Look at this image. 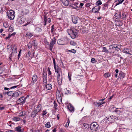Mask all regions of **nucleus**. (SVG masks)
Instances as JSON below:
<instances>
[{
	"mask_svg": "<svg viewBox=\"0 0 132 132\" xmlns=\"http://www.w3.org/2000/svg\"><path fill=\"white\" fill-rule=\"evenodd\" d=\"M47 113V112L46 110H44L43 111L42 115L43 116H44Z\"/></svg>",
	"mask_w": 132,
	"mask_h": 132,
	"instance_id": "49",
	"label": "nucleus"
},
{
	"mask_svg": "<svg viewBox=\"0 0 132 132\" xmlns=\"http://www.w3.org/2000/svg\"><path fill=\"white\" fill-rule=\"evenodd\" d=\"M3 26L5 28H7L9 26V25L8 24V23L7 22H5L3 23Z\"/></svg>",
	"mask_w": 132,
	"mask_h": 132,
	"instance_id": "38",
	"label": "nucleus"
},
{
	"mask_svg": "<svg viewBox=\"0 0 132 132\" xmlns=\"http://www.w3.org/2000/svg\"><path fill=\"white\" fill-rule=\"evenodd\" d=\"M46 86L47 89L48 90H50L52 88V86L51 84H48Z\"/></svg>",
	"mask_w": 132,
	"mask_h": 132,
	"instance_id": "24",
	"label": "nucleus"
},
{
	"mask_svg": "<svg viewBox=\"0 0 132 132\" xmlns=\"http://www.w3.org/2000/svg\"><path fill=\"white\" fill-rule=\"evenodd\" d=\"M56 97L59 100H61V97L60 93L58 92H57L56 94Z\"/></svg>",
	"mask_w": 132,
	"mask_h": 132,
	"instance_id": "18",
	"label": "nucleus"
},
{
	"mask_svg": "<svg viewBox=\"0 0 132 132\" xmlns=\"http://www.w3.org/2000/svg\"><path fill=\"white\" fill-rule=\"evenodd\" d=\"M103 104V103H101L100 102H94V105L95 106H100L102 104Z\"/></svg>",
	"mask_w": 132,
	"mask_h": 132,
	"instance_id": "30",
	"label": "nucleus"
},
{
	"mask_svg": "<svg viewBox=\"0 0 132 132\" xmlns=\"http://www.w3.org/2000/svg\"><path fill=\"white\" fill-rule=\"evenodd\" d=\"M21 93L20 92H19V93L16 92H13L12 96L17 97H18L19 95H21Z\"/></svg>",
	"mask_w": 132,
	"mask_h": 132,
	"instance_id": "12",
	"label": "nucleus"
},
{
	"mask_svg": "<svg viewBox=\"0 0 132 132\" xmlns=\"http://www.w3.org/2000/svg\"><path fill=\"white\" fill-rule=\"evenodd\" d=\"M57 78L62 77V75H60V74H57Z\"/></svg>",
	"mask_w": 132,
	"mask_h": 132,
	"instance_id": "55",
	"label": "nucleus"
},
{
	"mask_svg": "<svg viewBox=\"0 0 132 132\" xmlns=\"http://www.w3.org/2000/svg\"><path fill=\"white\" fill-rule=\"evenodd\" d=\"M70 52L73 53H75L76 52V50L74 49H72L71 50H68L67 52Z\"/></svg>",
	"mask_w": 132,
	"mask_h": 132,
	"instance_id": "34",
	"label": "nucleus"
},
{
	"mask_svg": "<svg viewBox=\"0 0 132 132\" xmlns=\"http://www.w3.org/2000/svg\"><path fill=\"white\" fill-rule=\"evenodd\" d=\"M70 44L72 45L75 46L76 45V43L73 41H71L70 42Z\"/></svg>",
	"mask_w": 132,
	"mask_h": 132,
	"instance_id": "46",
	"label": "nucleus"
},
{
	"mask_svg": "<svg viewBox=\"0 0 132 132\" xmlns=\"http://www.w3.org/2000/svg\"><path fill=\"white\" fill-rule=\"evenodd\" d=\"M121 14L120 12H118V13H116V19H119L120 18Z\"/></svg>",
	"mask_w": 132,
	"mask_h": 132,
	"instance_id": "32",
	"label": "nucleus"
},
{
	"mask_svg": "<svg viewBox=\"0 0 132 132\" xmlns=\"http://www.w3.org/2000/svg\"><path fill=\"white\" fill-rule=\"evenodd\" d=\"M13 120L14 121H18L20 120V118L19 117H14L12 118Z\"/></svg>",
	"mask_w": 132,
	"mask_h": 132,
	"instance_id": "33",
	"label": "nucleus"
},
{
	"mask_svg": "<svg viewBox=\"0 0 132 132\" xmlns=\"http://www.w3.org/2000/svg\"><path fill=\"white\" fill-rule=\"evenodd\" d=\"M31 54V52H28L26 54V57H29Z\"/></svg>",
	"mask_w": 132,
	"mask_h": 132,
	"instance_id": "52",
	"label": "nucleus"
},
{
	"mask_svg": "<svg viewBox=\"0 0 132 132\" xmlns=\"http://www.w3.org/2000/svg\"><path fill=\"white\" fill-rule=\"evenodd\" d=\"M91 62L93 63H94L95 62V60L94 58H92L91 60Z\"/></svg>",
	"mask_w": 132,
	"mask_h": 132,
	"instance_id": "60",
	"label": "nucleus"
},
{
	"mask_svg": "<svg viewBox=\"0 0 132 132\" xmlns=\"http://www.w3.org/2000/svg\"><path fill=\"white\" fill-rule=\"evenodd\" d=\"M12 46L11 45H9L7 46V49L9 50H10L12 49Z\"/></svg>",
	"mask_w": 132,
	"mask_h": 132,
	"instance_id": "45",
	"label": "nucleus"
},
{
	"mask_svg": "<svg viewBox=\"0 0 132 132\" xmlns=\"http://www.w3.org/2000/svg\"><path fill=\"white\" fill-rule=\"evenodd\" d=\"M102 4L101 1L100 0H98L97 1L96 3V6H99V5H101Z\"/></svg>",
	"mask_w": 132,
	"mask_h": 132,
	"instance_id": "35",
	"label": "nucleus"
},
{
	"mask_svg": "<svg viewBox=\"0 0 132 132\" xmlns=\"http://www.w3.org/2000/svg\"><path fill=\"white\" fill-rule=\"evenodd\" d=\"M108 3H106L105 4H103L102 5L103 6L102 8L103 9V10H104L105 9L107 8L108 6Z\"/></svg>",
	"mask_w": 132,
	"mask_h": 132,
	"instance_id": "29",
	"label": "nucleus"
},
{
	"mask_svg": "<svg viewBox=\"0 0 132 132\" xmlns=\"http://www.w3.org/2000/svg\"><path fill=\"white\" fill-rule=\"evenodd\" d=\"M13 28L12 27H11V26H10V28H9L8 31L10 32H12L13 30Z\"/></svg>",
	"mask_w": 132,
	"mask_h": 132,
	"instance_id": "44",
	"label": "nucleus"
},
{
	"mask_svg": "<svg viewBox=\"0 0 132 132\" xmlns=\"http://www.w3.org/2000/svg\"><path fill=\"white\" fill-rule=\"evenodd\" d=\"M98 125L96 122L92 123L90 126L91 132H96L98 129Z\"/></svg>",
	"mask_w": 132,
	"mask_h": 132,
	"instance_id": "2",
	"label": "nucleus"
},
{
	"mask_svg": "<svg viewBox=\"0 0 132 132\" xmlns=\"http://www.w3.org/2000/svg\"><path fill=\"white\" fill-rule=\"evenodd\" d=\"M43 78L47 77V74L46 73L44 72L43 74Z\"/></svg>",
	"mask_w": 132,
	"mask_h": 132,
	"instance_id": "53",
	"label": "nucleus"
},
{
	"mask_svg": "<svg viewBox=\"0 0 132 132\" xmlns=\"http://www.w3.org/2000/svg\"><path fill=\"white\" fill-rule=\"evenodd\" d=\"M68 108L69 110L71 112H73L74 111V108L73 106L71 104L69 105L68 106Z\"/></svg>",
	"mask_w": 132,
	"mask_h": 132,
	"instance_id": "15",
	"label": "nucleus"
},
{
	"mask_svg": "<svg viewBox=\"0 0 132 132\" xmlns=\"http://www.w3.org/2000/svg\"><path fill=\"white\" fill-rule=\"evenodd\" d=\"M67 31L68 34L70 36L71 38L72 39L75 38L77 36L78 31L77 29H73L72 28H71L70 29H68Z\"/></svg>",
	"mask_w": 132,
	"mask_h": 132,
	"instance_id": "1",
	"label": "nucleus"
},
{
	"mask_svg": "<svg viewBox=\"0 0 132 132\" xmlns=\"http://www.w3.org/2000/svg\"><path fill=\"white\" fill-rule=\"evenodd\" d=\"M125 77L124 74L122 72H121L120 73L119 76V77L120 78V79H123Z\"/></svg>",
	"mask_w": 132,
	"mask_h": 132,
	"instance_id": "22",
	"label": "nucleus"
},
{
	"mask_svg": "<svg viewBox=\"0 0 132 132\" xmlns=\"http://www.w3.org/2000/svg\"><path fill=\"white\" fill-rule=\"evenodd\" d=\"M70 92L69 90H67L65 92V94H70Z\"/></svg>",
	"mask_w": 132,
	"mask_h": 132,
	"instance_id": "57",
	"label": "nucleus"
},
{
	"mask_svg": "<svg viewBox=\"0 0 132 132\" xmlns=\"http://www.w3.org/2000/svg\"><path fill=\"white\" fill-rule=\"evenodd\" d=\"M37 75H34L32 77V81L30 85H33L37 81Z\"/></svg>",
	"mask_w": 132,
	"mask_h": 132,
	"instance_id": "7",
	"label": "nucleus"
},
{
	"mask_svg": "<svg viewBox=\"0 0 132 132\" xmlns=\"http://www.w3.org/2000/svg\"><path fill=\"white\" fill-rule=\"evenodd\" d=\"M71 0H62V2L64 5L65 6H67L68 5L69 2Z\"/></svg>",
	"mask_w": 132,
	"mask_h": 132,
	"instance_id": "14",
	"label": "nucleus"
},
{
	"mask_svg": "<svg viewBox=\"0 0 132 132\" xmlns=\"http://www.w3.org/2000/svg\"><path fill=\"white\" fill-rule=\"evenodd\" d=\"M28 47L29 48H31L32 46V42H29L28 44Z\"/></svg>",
	"mask_w": 132,
	"mask_h": 132,
	"instance_id": "39",
	"label": "nucleus"
},
{
	"mask_svg": "<svg viewBox=\"0 0 132 132\" xmlns=\"http://www.w3.org/2000/svg\"><path fill=\"white\" fill-rule=\"evenodd\" d=\"M121 46L120 45H117L116 46V51L118 52L119 53L121 52V50L120 49Z\"/></svg>",
	"mask_w": 132,
	"mask_h": 132,
	"instance_id": "25",
	"label": "nucleus"
},
{
	"mask_svg": "<svg viewBox=\"0 0 132 132\" xmlns=\"http://www.w3.org/2000/svg\"><path fill=\"white\" fill-rule=\"evenodd\" d=\"M53 63H54V67H56V63H55V59H53Z\"/></svg>",
	"mask_w": 132,
	"mask_h": 132,
	"instance_id": "62",
	"label": "nucleus"
},
{
	"mask_svg": "<svg viewBox=\"0 0 132 132\" xmlns=\"http://www.w3.org/2000/svg\"><path fill=\"white\" fill-rule=\"evenodd\" d=\"M28 112L27 111H23L21 112L20 113V114L19 116H26L28 115L27 114Z\"/></svg>",
	"mask_w": 132,
	"mask_h": 132,
	"instance_id": "20",
	"label": "nucleus"
},
{
	"mask_svg": "<svg viewBox=\"0 0 132 132\" xmlns=\"http://www.w3.org/2000/svg\"><path fill=\"white\" fill-rule=\"evenodd\" d=\"M18 86H14L12 87L10 89H11L14 88H16Z\"/></svg>",
	"mask_w": 132,
	"mask_h": 132,
	"instance_id": "63",
	"label": "nucleus"
},
{
	"mask_svg": "<svg viewBox=\"0 0 132 132\" xmlns=\"http://www.w3.org/2000/svg\"><path fill=\"white\" fill-rule=\"evenodd\" d=\"M92 5V3H87L86 4V6L87 7H88L90 6L91 5Z\"/></svg>",
	"mask_w": 132,
	"mask_h": 132,
	"instance_id": "59",
	"label": "nucleus"
},
{
	"mask_svg": "<svg viewBox=\"0 0 132 132\" xmlns=\"http://www.w3.org/2000/svg\"><path fill=\"white\" fill-rule=\"evenodd\" d=\"M18 20L19 23H21L24 22L25 21V19L23 16H19Z\"/></svg>",
	"mask_w": 132,
	"mask_h": 132,
	"instance_id": "9",
	"label": "nucleus"
},
{
	"mask_svg": "<svg viewBox=\"0 0 132 132\" xmlns=\"http://www.w3.org/2000/svg\"><path fill=\"white\" fill-rule=\"evenodd\" d=\"M25 98H24V97H22L18 99L16 101V102L18 104H19L21 103H23L25 102Z\"/></svg>",
	"mask_w": 132,
	"mask_h": 132,
	"instance_id": "8",
	"label": "nucleus"
},
{
	"mask_svg": "<svg viewBox=\"0 0 132 132\" xmlns=\"http://www.w3.org/2000/svg\"><path fill=\"white\" fill-rule=\"evenodd\" d=\"M116 56H117L119 57L118 58L120 59V60H121V55L119 54H117V52H116Z\"/></svg>",
	"mask_w": 132,
	"mask_h": 132,
	"instance_id": "56",
	"label": "nucleus"
},
{
	"mask_svg": "<svg viewBox=\"0 0 132 132\" xmlns=\"http://www.w3.org/2000/svg\"><path fill=\"white\" fill-rule=\"evenodd\" d=\"M51 21V19L50 18H48L46 19V22H47L48 23H50Z\"/></svg>",
	"mask_w": 132,
	"mask_h": 132,
	"instance_id": "51",
	"label": "nucleus"
},
{
	"mask_svg": "<svg viewBox=\"0 0 132 132\" xmlns=\"http://www.w3.org/2000/svg\"><path fill=\"white\" fill-rule=\"evenodd\" d=\"M57 82L59 85H61L62 83V77L57 78Z\"/></svg>",
	"mask_w": 132,
	"mask_h": 132,
	"instance_id": "19",
	"label": "nucleus"
},
{
	"mask_svg": "<svg viewBox=\"0 0 132 132\" xmlns=\"http://www.w3.org/2000/svg\"><path fill=\"white\" fill-rule=\"evenodd\" d=\"M22 12L24 14H26L29 13V11L28 10L25 9L22 11Z\"/></svg>",
	"mask_w": 132,
	"mask_h": 132,
	"instance_id": "37",
	"label": "nucleus"
},
{
	"mask_svg": "<svg viewBox=\"0 0 132 132\" xmlns=\"http://www.w3.org/2000/svg\"><path fill=\"white\" fill-rule=\"evenodd\" d=\"M122 25L121 23L120 22L116 21V26H121Z\"/></svg>",
	"mask_w": 132,
	"mask_h": 132,
	"instance_id": "43",
	"label": "nucleus"
},
{
	"mask_svg": "<svg viewBox=\"0 0 132 132\" xmlns=\"http://www.w3.org/2000/svg\"><path fill=\"white\" fill-rule=\"evenodd\" d=\"M47 82V80H43V84L44 85L46 86Z\"/></svg>",
	"mask_w": 132,
	"mask_h": 132,
	"instance_id": "54",
	"label": "nucleus"
},
{
	"mask_svg": "<svg viewBox=\"0 0 132 132\" xmlns=\"http://www.w3.org/2000/svg\"><path fill=\"white\" fill-rule=\"evenodd\" d=\"M68 78L69 80H71V74L70 75L69 73H68Z\"/></svg>",
	"mask_w": 132,
	"mask_h": 132,
	"instance_id": "58",
	"label": "nucleus"
},
{
	"mask_svg": "<svg viewBox=\"0 0 132 132\" xmlns=\"http://www.w3.org/2000/svg\"><path fill=\"white\" fill-rule=\"evenodd\" d=\"M100 8L101 7L100 6H96L93 8L92 9V11L94 13H98V12L100 10Z\"/></svg>",
	"mask_w": 132,
	"mask_h": 132,
	"instance_id": "6",
	"label": "nucleus"
},
{
	"mask_svg": "<svg viewBox=\"0 0 132 132\" xmlns=\"http://www.w3.org/2000/svg\"><path fill=\"white\" fill-rule=\"evenodd\" d=\"M123 52L124 53L132 55V50L129 48H126L124 49L123 50Z\"/></svg>",
	"mask_w": 132,
	"mask_h": 132,
	"instance_id": "10",
	"label": "nucleus"
},
{
	"mask_svg": "<svg viewBox=\"0 0 132 132\" xmlns=\"http://www.w3.org/2000/svg\"><path fill=\"white\" fill-rule=\"evenodd\" d=\"M47 19V16L46 15H44V25L45 26H46V19Z\"/></svg>",
	"mask_w": 132,
	"mask_h": 132,
	"instance_id": "31",
	"label": "nucleus"
},
{
	"mask_svg": "<svg viewBox=\"0 0 132 132\" xmlns=\"http://www.w3.org/2000/svg\"><path fill=\"white\" fill-rule=\"evenodd\" d=\"M21 127L19 126L15 128V130L18 132H22V131L21 129Z\"/></svg>",
	"mask_w": 132,
	"mask_h": 132,
	"instance_id": "26",
	"label": "nucleus"
},
{
	"mask_svg": "<svg viewBox=\"0 0 132 132\" xmlns=\"http://www.w3.org/2000/svg\"><path fill=\"white\" fill-rule=\"evenodd\" d=\"M62 41L61 40H58L57 43L58 44L60 45H64V44H62L61 43V42Z\"/></svg>",
	"mask_w": 132,
	"mask_h": 132,
	"instance_id": "48",
	"label": "nucleus"
},
{
	"mask_svg": "<svg viewBox=\"0 0 132 132\" xmlns=\"http://www.w3.org/2000/svg\"><path fill=\"white\" fill-rule=\"evenodd\" d=\"M114 117V116H107V117H106L104 119V120H108V121H112L111 119H112V118Z\"/></svg>",
	"mask_w": 132,
	"mask_h": 132,
	"instance_id": "17",
	"label": "nucleus"
},
{
	"mask_svg": "<svg viewBox=\"0 0 132 132\" xmlns=\"http://www.w3.org/2000/svg\"><path fill=\"white\" fill-rule=\"evenodd\" d=\"M89 127V125L87 123H84L81 127L83 129L87 130Z\"/></svg>",
	"mask_w": 132,
	"mask_h": 132,
	"instance_id": "13",
	"label": "nucleus"
},
{
	"mask_svg": "<svg viewBox=\"0 0 132 132\" xmlns=\"http://www.w3.org/2000/svg\"><path fill=\"white\" fill-rule=\"evenodd\" d=\"M41 105H38L32 112V116H36V115H38V113L41 110Z\"/></svg>",
	"mask_w": 132,
	"mask_h": 132,
	"instance_id": "4",
	"label": "nucleus"
},
{
	"mask_svg": "<svg viewBox=\"0 0 132 132\" xmlns=\"http://www.w3.org/2000/svg\"><path fill=\"white\" fill-rule=\"evenodd\" d=\"M55 72L57 73V74L62 73V72L61 69L58 66L54 67Z\"/></svg>",
	"mask_w": 132,
	"mask_h": 132,
	"instance_id": "11",
	"label": "nucleus"
},
{
	"mask_svg": "<svg viewBox=\"0 0 132 132\" xmlns=\"http://www.w3.org/2000/svg\"><path fill=\"white\" fill-rule=\"evenodd\" d=\"M69 123H67H67H66V124L65 125V126L66 127H67L69 126Z\"/></svg>",
	"mask_w": 132,
	"mask_h": 132,
	"instance_id": "64",
	"label": "nucleus"
},
{
	"mask_svg": "<svg viewBox=\"0 0 132 132\" xmlns=\"http://www.w3.org/2000/svg\"><path fill=\"white\" fill-rule=\"evenodd\" d=\"M35 41L34 40L32 42V46H33L34 47H35V46L36 47L37 46V45L35 43Z\"/></svg>",
	"mask_w": 132,
	"mask_h": 132,
	"instance_id": "47",
	"label": "nucleus"
},
{
	"mask_svg": "<svg viewBox=\"0 0 132 132\" xmlns=\"http://www.w3.org/2000/svg\"><path fill=\"white\" fill-rule=\"evenodd\" d=\"M48 76L50 75L51 74V72L50 70V68L49 67L48 68Z\"/></svg>",
	"mask_w": 132,
	"mask_h": 132,
	"instance_id": "50",
	"label": "nucleus"
},
{
	"mask_svg": "<svg viewBox=\"0 0 132 132\" xmlns=\"http://www.w3.org/2000/svg\"><path fill=\"white\" fill-rule=\"evenodd\" d=\"M17 52V48L16 46H14L13 47L12 51V53H16Z\"/></svg>",
	"mask_w": 132,
	"mask_h": 132,
	"instance_id": "28",
	"label": "nucleus"
},
{
	"mask_svg": "<svg viewBox=\"0 0 132 132\" xmlns=\"http://www.w3.org/2000/svg\"><path fill=\"white\" fill-rule=\"evenodd\" d=\"M56 39L55 37H54L52 39V41L50 42L49 46V49L50 50H52L53 45L56 42Z\"/></svg>",
	"mask_w": 132,
	"mask_h": 132,
	"instance_id": "5",
	"label": "nucleus"
},
{
	"mask_svg": "<svg viewBox=\"0 0 132 132\" xmlns=\"http://www.w3.org/2000/svg\"><path fill=\"white\" fill-rule=\"evenodd\" d=\"M103 52L108 53L109 51L105 47H103Z\"/></svg>",
	"mask_w": 132,
	"mask_h": 132,
	"instance_id": "36",
	"label": "nucleus"
},
{
	"mask_svg": "<svg viewBox=\"0 0 132 132\" xmlns=\"http://www.w3.org/2000/svg\"><path fill=\"white\" fill-rule=\"evenodd\" d=\"M78 4L76 3H75L74 4H72L71 6L73 8L77 9L78 8V6H77V4Z\"/></svg>",
	"mask_w": 132,
	"mask_h": 132,
	"instance_id": "27",
	"label": "nucleus"
},
{
	"mask_svg": "<svg viewBox=\"0 0 132 132\" xmlns=\"http://www.w3.org/2000/svg\"><path fill=\"white\" fill-rule=\"evenodd\" d=\"M45 127L47 128H50L51 127L50 123L49 122H48L46 124Z\"/></svg>",
	"mask_w": 132,
	"mask_h": 132,
	"instance_id": "42",
	"label": "nucleus"
},
{
	"mask_svg": "<svg viewBox=\"0 0 132 132\" xmlns=\"http://www.w3.org/2000/svg\"><path fill=\"white\" fill-rule=\"evenodd\" d=\"M124 1V0H116V6L121 4Z\"/></svg>",
	"mask_w": 132,
	"mask_h": 132,
	"instance_id": "23",
	"label": "nucleus"
},
{
	"mask_svg": "<svg viewBox=\"0 0 132 132\" xmlns=\"http://www.w3.org/2000/svg\"><path fill=\"white\" fill-rule=\"evenodd\" d=\"M110 73H106L104 75V77L106 78L110 77Z\"/></svg>",
	"mask_w": 132,
	"mask_h": 132,
	"instance_id": "41",
	"label": "nucleus"
},
{
	"mask_svg": "<svg viewBox=\"0 0 132 132\" xmlns=\"http://www.w3.org/2000/svg\"><path fill=\"white\" fill-rule=\"evenodd\" d=\"M84 4L83 3H81L80 4L79 7L81 8L83 6Z\"/></svg>",
	"mask_w": 132,
	"mask_h": 132,
	"instance_id": "61",
	"label": "nucleus"
},
{
	"mask_svg": "<svg viewBox=\"0 0 132 132\" xmlns=\"http://www.w3.org/2000/svg\"><path fill=\"white\" fill-rule=\"evenodd\" d=\"M33 34H32L30 32H28L26 35V37L29 38H30L32 36H33Z\"/></svg>",
	"mask_w": 132,
	"mask_h": 132,
	"instance_id": "16",
	"label": "nucleus"
},
{
	"mask_svg": "<svg viewBox=\"0 0 132 132\" xmlns=\"http://www.w3.org/2000/svg\"><path fill=\"white\" fill-rule=\"evenodd\" d=\"M13 93V92L11 91H10L6 93L9 96H12Z\"/></svg>",
	"mask_w": 132,
	"mask_h": 132,
	"instance_id": "40",
	"label": "nucleus"
},
{
	"mask_svg": "<svg viewBox=\"0 0 132 132\" xmlns=\"http://www.w3.org/2000/svg\"><path fill=\"white\" fill-rule=\"evenodd\" d=\"M15 12L13 10H11L7 12L8 18L11 20L14 19L15 15Z\"/></svg>",
	"mask_w": 132,
	"mask_h": 132,
	"instance_id": "3",
	"label": "nucleus"
},
{
	"mask_svg": "<svg viewBox=\"0 0 132 132\" xmlns=\"http://www.w3.org/2000/svg\"><path fill=\"white\" fill-rule=\"evenodd\" d=\"M72 20L73 23L76 24L77 23L78 19L77 18L75 17H73Z\"/></svg>",
	"mask_w": 132,
	"mask_h": 132,
	"instance_id": "21",
	"label": "nucleus"
}]
</instances>
